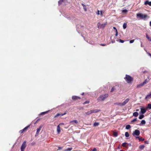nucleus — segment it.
I'll return each mask as SVG.
<instances>
[{
    "mask_svg": "<svg viewBox=\"0 0 151 151\" xmlns=\"http://www.w3.org/2000/svg\"><path fill=\"white\" fill-rule=\"evenodd\" d=\"M64 0H60L58 2V4L59 5H61L63 2L64 1Z\"/></svg>",
    "mask_w": 151,
    "mask_h": 151,
    "instance_id": "a878e982",
    "label": "nucleus"
},
{
    "mask_svg": "<svg viewBox=\"0 0 151 151\" xmlns=\"http://www.w3.org/2000/svg\"><path fill=\"white\" fill-rule=\"evenodd\" d=\"M118 149H120L119 147H118Z\"/></svg>",
    "mask_w": 151,
    "mask_h": 151,
    "instance_id": "338daca9",
    "label": "nucleus"
},
{
    "mask_svg": "<svg viewBox=\"0 0 151 151\" xmlns=\"http://www.w3.org/2000/svg\"><path fill=\"white\" fill-rule=\"evenodd\" d=\"M151 98V91L150 92L149 94L147 95V96L145 97V99H147L149 98Z\"/></svg>",
    "mask_w": 151,
    "mask_h": 151,
    "instance_id": "f3484780",
    "label": "nucleus"
},
{
    "mask_svg": "<svg viewBox=\"0 0 151 151\" xmlns=\"http://www.w3.org/2000/svg\"><path fill=\"white\" fill-rule=\"evenodd\" d=\"M101 15H102V11H101Z\"/></svg>",
    "mask_w": 151,
    "mask_h": 151,
    "instance_id": "680f3d73",
    "label": "nucleus"
},
{
    "mask_svg": "<svg viewBox=\"0 0 151 151\" xmlns=\"http://www.w3.org/2000/svg\"><path fill=\"white\" fill-rule=\"evenodd\" d=\"M122 13H125L126 14L127 12V10L126 9H124V10H123L122 11Z\"/></svg>",
    "mask_w": 151,
    "mask_h": 151,
    "instance_id": "c9c22d12",
    "label": "nucleus"
},
{
    "mask_svg": "<svg viewBox=\"0 0 151 151\" xmlns=\"http://www.w3.org/2000/svg\"><path fill=\"white\" fill-rule=\"evenodd\" d=\"M117 35H118V32H117V30L116 29V33L115 35L116 36H117Z\"/></svg>",
    "mask_w": 151,
    "mask_h": 151,
    "instance_id": "864d4df0",
    "label": "nucleus"
},
{
    "mask_svg": "<svg viewBox=\"0 0 151 151\" xmlns=\"http://www.w3.org/2000/svg\"><path fill=\"white\" fill-rule=\"evenodd\" d=\"M144 115L143 114L140 115L139 117V119H142L144 117Z\"/></svg>",
    "mask_w": 151,
    "mask_h": 151,
    "instance_id": "c756f323",
    "label": "nucleus"
},
{
    "mask_svg": "<svg viewBox=\"0 0 151 151\" xmlns=\"http://www.w3.org/2000/svg\"><path fill=\"white\" fill-rule=\"evenodd\" d=\"M58 150H60L62 149V148L60 147H58Z\"/></svg>",
    "mask_w": 151,
    "mask_h": 151,
    "instance_id": "5fc2aeb1",
    "label": "nucleus"
},
{
    "mask_svg": "<svg viewBox=\"0 0 151 151\" xmlns=\"http://www.w3.org/2000/svg\"><path fill=\"white\" fill-rule=\"evenodd\" d=\"M72 149V148L71 147H70L68 148L67 149L64 150L63 151H70Z\"/></svg>",
    "mask_w": 151,
    "mask_h": 151,
    "instance_id": "412c9836",
    "label": "nucleus"
},
{
    "mask_svg": "<svg viewBox=\"0 0 151 151\" xmlns=\"http://www.w3.org/2000/svg\"><path fill=\"white\" fill-rule=\"evenodd\" d=\"M147 108L151 109V104H149L147 106Z\"/></svg>",
    "mask_w": 151,
    "mask_h": 151,
    "instance_id": "4c0bfd02",
    "label": "nucleus"
},
{
    "mask_svg": "<svg viewBox=\"0 0 151 151\" xmlns=\"http://www.w3.org/2000/svg\"><path fill=\"white\" fill-rule=\"evenodd\" d=\"M24 132V130L23 129L22 130H21L19 131V132L20 133H23Z\"/></svg>",
    "mask_w": 151,
    "mask_h": 151,
    "instance_id": "a18cd8bd",
    "label": "nucleus"
},
{
    "mask_svg": "<svg viewBox=\"0 0 151 151\" xmlns=\"http://www.w3.org/2000/svg\"><path fill=\"white\" fill-rule=\"evenodd\" d=\"M146 110H147L146 109H145L144 108H141L140 112H141V113H142V114H143L146 112Z\"/></svg>",
    "mask_w": 151,
    "mask_h": 151,
    "instance_id": "9b49d317",
    "label": "nucleus"
},
{
    "mask_svg": "<svg viewBox=\"0 0 151 151\" xmlns=\"http://www.w3.org/2000/svg\"><path fill=\"white\" fill-rule=\"evenodd\" d=\"M118 41L119 42H120L122 43L124 42V40H121V39H119L118 40Z\"/></svg>",
    "mask_w": 151,
    "mask_h": 151,
    "instance_id": "ea45409f",
    "label": "nucleus"
},
{
    "mask_svg": "<svg viewBox=\"0 0 151 151\" xmlns=\"http://www.w3.org/2000/svg\"><path fill=\"white\" fill-rule=\"evenodd\" d=\"M29 125H28V126L26 127H25L23 129L24 130V132L27 130V129H28V128H29Z\"/></svg>",
    "mask_w": 151,
    "mask_h": 151,
    "instance_id": "473e14b6",
    "label": "nucleus"
},
{
    "mask_svg": "<svg viewBox=\"0 0 151 151\" xmlns=\"http://www.w3.org/2000/svg\"><path fill=\"white\" fill-rule=\"evenodd\" d=\"M59 125H58L57 127V131L58 134H59L60 132V127L59 126Z\"/></svg>",
    "mask_w": 151,
    "mask_h": 151,
    "instance_id": "2eb2a0df",
    "label": "nucleus"
},
{
    "mask_svg": "<svg viewBox=\"0 0 151 151\" xmlns=\"http://www.w3.org/2000/svg\"><path fill=\"white\" fill-rule=\"evenodd\" d=\"M109 95L108 93H106L104 95H101L97 99V100L99 101H103L106 99L108 97Z\"/></svg>",
    "mask_w": 151,
    "mask_h": 151,
    "instance_id": "f257e3e1",
    "label": "nucleus"
},
{
    "mask_svg": "<svg viewBox=\"0 0 151 151\" xmlns=\"http://www.w3.org/2000/svg\"><path fill=\"white\" fill-rule=\"evenodd\" d=\"M145 147L144 145H141L139 146V148L140 150H142Z\"/></svg>",
    "mask_w": 151,
    "mask_h": 151,
    "instance_id": "5701e85b",
    "label": "nucleus"
},
{
    "mask_svg": "<svg viewBox=\"0 0 151 151\" xmlns=\"http://www.w3.org/2000/svg\"><path fill=\"white\" fill-rule=\"evenodd\" d=\"M99 124V123L95 122L93 124V126L96 127L98 126Z\"/></svg>",
    "mask_w": 151,
    "mask_h": 151,
    "instance_id": "4be33fe9",
    "label": "nucleus"
},
{
    "mask_svg": "<svg viewBox=\"0 0 151 151\" xmlns=\"http://www.w3.org/2000/svg\"><path fill=\"white\" fill-rule=\"evenodd\" d=\"M150 26L151 27V21L150 22Z\"/></svg>",
    "mask_w": 151,
    "mask_h": 151,
    "instance_id": "052dcab7",
    "label": "nucleus"
},
{
    "mask_svg": "<svg viewBox=\"0 0 151 151\" xmlns=\"http://www.w3.org/2000/svg\"><path fill=\"white\" fill-rule=\"evenodd\" d=\"M144 86V85H143V83H142L141 84L137 85L136 86V88H140L142 86Z\"/></svg>",
    "mask_w": 151,
    "mask_h": 151,
    "instance_id": "a211bd4d",
    "label": "nucleus"
},
{
    "mask_svg": "<svg viewBox=\"0 0 151 151\" xmlns=\"http://www.w3.org/2000/svg\"><path fill=\"white\" fill-rule=\"evenodd\" d=\"M139 109H136V111H139Z\"/></svg>",
    "mask_w": 151,
    "mask_h": 151,
    "instance_id": "13d9d810",
    "label": "nucleus"
},
{
    "mask_svg": "<svg viewBox=\"0 0 151 151\" xmlns=\"http://www.w3.org/2000/svg\"><path fill=\"white\" fill-rule=\"evenodd\" d=\"M60 124H61L62 125H64V124L63 123H62Z\"/></svg>",
    "mask_w": 151,
    "mask_h": 151,
    "instance_id": "e2e57ef3",
    "label": "nucleus"
},
{
    "mask_svg": "<svg viewBox=\"0 0 151 151\" xmlns=\"http://www.w3.org/2000/svg\"><path fill=\"white\" fill-rule=\"evenodd\" d=\"M125 136L126 137H128L129 136V134L128 132H126L125 133Z\"/></svg>",
    "mask_w": 151,
    "mask_h": 151,
    "instance_id": "f704fd0d",
    "label": "nucleus"
},
{
    "mask_svg": "<svg viewBox=\"0 0 151 151\" xmlns=\"http://www.w3.org/2000/svg\"><path fill=\"white\" fill-rule=\"evenodd\" d=\"M123 28L124 29H125L127 27V24L126 23H124L123 24Z\"/></svg>",
    "mask_w": 151,
    "mask_h": 151,
    "instance_id": "b1692460",
    "label": "nucleus"
},
{
    "mask_svg": "<svg viewBox=\"0 0 151 151\" xmlns=\"http://www.w3.org/2000/svg\"><path fill=\"white\" fill-rule=\"evenodd\" d=\"M133 116L135 117H137L138 115V113L137 112H135L133 113Z\"/></svg>",
    "mask_w": 151,
    "mask_h": 151,
    "instance_id": "6ab92c4d",
    "label": "nucleus"
},
{
    "mask_svg": "<svg viewBox=\"0 0 151 151\" xmlns=\"http://www.w3.org/2000/svg\"><path fill=\"white\" fill-rule=\"evenodd\" d=\"M120 151H124V150H120Z\"/></svg>",
    "mask_w": 151,
    "mask_h": 151,
    "instance_id": "774afa93",
    "label": "nucleus"
},
{
    "mask_svg": "<svg viewBox=\"0 0 151 151\" xmlns=\"http://www.w3.org/2000/svg\"><path fill=\"white\" fill-rule=\"evenodd\" d=\"M137 17H139L141 19H145L147 16L146 14H143L141 13H137Z\"/></svg>",
    "mask_w": 151,
    "mask_h": 151,
    "instance_id": "7ed1b4c3",
    "label": "nucleus"
},
{
    "mask_svg": "<svg viewBox=\"0 0 151 151\" xmlns=\"http://www.w3.org/2000/svg\"><path fill=\"white\" fill-rule=\"evenodd\" d=\"M127 143L126 142H124L122 144V146L123 147H126L127 148L128 147L127 146H126V145H127Z\"/></svg>",
    "mask_w": 151,
    "mask_h": 151,
    "instance_id": "cd10ccee",
    "label": "nucleus"
},
{
    "mask_svg": "<svg viewBox=\"0 0 151 151\" xmlns=\"http://www.w3.org/2000/svg\"><path fill=\"white\" fill-rule=\"evenodd\" d=\"M136 138H138L139 140L141 141H143L145 140L144 139L142 138V137H137Z\"/></svg>",
    "mask_w": 151,
    "mask_h": 151,
    "instance_id": "dca6fc26",
    "label": "nucleus"
},
{
    "mask_svg": "<svg viewBox=\"0 0 151 151\" xmlns=\"http://www.w3.org/2000/svg\"><path fill=\"white\" fill-rule=\"evenodd\" d=\"M136 121H137V118H135V119H133V120H132L131 121V122H135Z\"/></svg>",
    "mask_w": 151,
    "mask_h": 151,
    "instance_id": "49530a36",
    "label": "nucleus"
},
{
    "mask_svg": "<svg viewBox=\"0 0 151 151\" xmlns=\"http://www.w3.org/2000/svg\"><path fill=\"white\" fill-rule=\"evenodd\" d=\"M101 24H100V22L98 23L97 24L98 27V28H100V27L101 26Z\"/></svg>",
    "mask_w": 151,
    "mask_h": 151,
    "instance_id": "79ce46f5",
    "label": "nucleus"
},
{
    "mask_svg": "<svg viewBox=\"0 0 151 151\" xmlns=\"http://www.w3.org/2000/svg\"><path fill=\"white\" fill-rule=\"evenodd\" d=\"M116 89L114 87H113L111 89L110 92H113Z\"/></svg>",
    "mask_w": 151,
    "mask_h": 151,
    "instance_id": "72a5a7b5",
    "label": "nucleus"
},
{
    "mask_svg": "<svg viewBox=\"0 0 151 151\" xmlns=\"http://www.w3.org/2000/svg\"><path fill=\"white\" fill-rule=\"evenodd\" d=\"M82 5L83 6V9H84L85 11H86V10H87V9H86V6L85 5H84L83 4H82Z\"/></svg>",
    "mask_w": 151,
    "mask_h": 151,
    "instance_id": "2f4dec72",
    "label": "nucleus"
},
{
    "mask_svg": "<svg viewBox=\"0 0 151 151\" xmlns=\"http://www.w3.org/2000/svg\"><path fill=\"white\" fill-rule=\"evenodd\" d=\"M144 142L145 144H148L149 143L148 141H145Z\"/></svg>",
    "mask_w": 151,
    "mask_h": 151,
    "instance_id": "3c124183",
    "label": "nucleus"
},
{
    "mask_svg": "<svg viewBox=\"0 0 151 151\" xmlns=\"http://www.w3.org/2000/svg\"><path fill=\"white\" fill-rule=\"evenodd\" d=\"M89 103V101H86L84 102L83 103V104L85 105V104H88Z\"/></svg>",
    "mask_w": 151,
    "mask_h": 151,
    "instance_id": "a19ab883",
    "label": "nucleus"
},
{
    "mask_svg": "<svg viewBox=\"0 0 151 151\" xmlns=\"http://www.w3.org/2000/svg\"><path fill=\"white\" fill-rule=\"evenodd\" d=\"M128 145H129V146H132L131 144H130H130H129Z\"/></svg>",
    "mask_w": 151,
    "mask_h": 151,
    "instance_id": "4d7b16f0",
    "label": "nucleus"
},
{
    "mask_svg": "<svg viewBox=\"0 0 151 151\" xmlns=\"http://www.w3.org/2000/svg\"><path fill=\"white\" fill-rule=\"evenodd\" d=\"M42 126L41 125L37 129V132H36L35 136H37L39 134L42 128Z\"/></svg>",
    "mask_w": 151,
    "mask_h": 151,
    "instance_id": "6e6552de",
    "label": "nucleus"
},
{
    "mask_svg": "<svg viewBox=\"0 0 151 151\" xmlns=\"http://www.w3.org/2000/svg\"><path fill=\"white\" fill-rule=\"evenodd\" d=\"M106 24H107V22H106L104 24H101V26L100 27V28H104L105 27V26Z\"/></svg>",
    "mask_w": 151,
    "mask_h": 151,
    "instance_id": "4468645a",
    "label": "nucleus"
},
{
    "mask_svg": "<svg viewBox=\"0 0 151 151\" xmlns=\"http://www.w3.org/2000/svg\"><path fill=\"white\" fill-rule=\"evenodd\" d=\"M93 110V113H96L99 112V111H100V110L98 109H95Z\"/></svg>",
    "mask_w": 151,
    "mask_h": 151,
    "instance_id": "aec40b11",
    "label": "nucleus"
},
{
    "mask_svg": "<svg viewBox=\"0 0 151 151\" xmlns=\"http://www.w3.org/2000/svg\"><path fill=\"white\" fill-rule=\"evenodd\" d=\"M134 41V40H132L130 41L129 42L131 43H133Z\"/></svg>",
    "mask_w": 151,
    "mask_h": 151,
    "instance_id": "37998d69",
    "label": "nucleus"
},
{
    "mask_svg": "<svg viewBox=\"0 0 151 151\" xmlns=\"http://www.w3.org/2000/svg\"><path fill=\"white\" fill-rule=\"evenodd\" d=\"M86 114L88 115H89L91 114L89 111L86 112Z\"/></svg>",
    "mask_w": 151,
    "mask_h": 151,
    "instance_id": "c03bdc74",
    "label": "nucleus"
},
{
    "mask_svg": "<svg viewBox=\"0 0 151 151\" xmlns=\"http://www.w3.org/2000/svg\"><path fill=\"white\" fill-rule=\"evenodd\" d=\"M141 46L142 47H143L142 43H141Z\"/></svg>",
    "mask_w": 151,
    "mask_h": 151,
    "instance_id": "0e129e2a",
    "label": "nucleus"
},
{
    "mask_svg": "<svg viewBox=\"0 0 151 151\" xmlns=\"http://www.w3.org/2000/svg\"><path fill=\"white\" fill-rule=\"evenodd\" d=\"M129 98H127L125 99V100L122 103H121L122 106H125L129 101Z\"/></svg>",
    "mask_w": 151,
    "mask_h": 151,
    "instance_id": "0eeeda50",
    "label": "nucleus"
},
{
    "mask_svg": "<svg viewBox=\"0 0 151 151\" xmlns=\"http://www.w3.org/2000/svg\"><path fill=\"white\" fill-rule=\"evenodd\" d=\"M146 37L149 40H150V41L151 40L150 37L148 36L147 34L146 35Z\"/></svg>",
    "mask_w": 151,
    "mask_h": 151,
    "instance_id": "58836bf2",
    "label": "nucleus"
},
{
    "mask_svg": "<svg viewBox=\"0 0 151 151\" xmlns=\"http://www.w3.org/2000/svg\"><path fill=\"white\" fill-rule=\"evenodd\" d=\"M84 93H83L81 94V95H83Z\"/></svg>",
    "mask_w": 151,
    "mask_h": 151,
    "instance_id": "69168bd1",
    "label": "nucleus"
},
{
    "mask_svg": "<svg viewBox=\"0 0 151 151\" xmlns=\"http://www.w3.org/2000/svg\"><path fill=\"white\" fill-rule=\"evenodd\" d=\"M100 45L101 46H105L106 45V44H100Z\"/></svg>",
    "mask_w": 151,
    "mask_h": 151,
    "instance_id": "8fccbe9b",
    "label": "nucleus"
},
{
    "mask_svg": "<svg viewBox=\"0 0 151 151\" xmlns=\"http://www.w3.org/2000/svg\"><path fill=\"white\" fill-rule=\"evenodd\" d=\"M113 135L115 137H116L118 136V133L116 132H114L113 133Z\"/></svg>",
    "mask_w": 151,
    "mask_h": 151,
    "instance_id": "bb28decb",
    "label": "nucleus"
},
{
    "mask_svg": "<svg viewBox=\"0 0 151 151\" xmlns=\"http://www.w3.org/2000/svg\"><path fill=\"white\" fill-rule=\"evenodd\" d=\"M49 111H46L41 112L40 113V115H45V114H46L47 113L49 112Z\"/></svg>",
    "mask_w": 151,
    "mask_h": 151,
    "instance_id": "393cba45",
    "label": "nucleus"
},
{
    "mask_svg": "<svg viewBox=\"0 0 151 151\" xmlns=\"http://www.w3.org/2000/svg\"><path fill=\"white\" fill-rule=\"evenodd\" d=\"M89 111L90 112V113H91V114L92 113H93V110H91L90 111Z\"/></svg>",
    "mask_w": 151,
    "mask_h": 151,
    "instance_id": "603ef678",
    "label": "nucleus"
},
{
    "mask_svg": "<svg viewBox=\"0 0 151 151\" xmlns=\"http://www.w3.org/2000/svg\"><path fill=\"white\" fill-rule=\"evenodd\" d=\"M96 13L97 14L99 15L100 14V11L99 10H98Z\"/></svg>",
    "mask_w": 151,
    "mask_h": 151,
    "instance_id": "09e8293b",
    "label": "nucleus"
},
{
    "mask_svg": "<svg viewBox=\"0 0 151 151\" xmlns=\"http://www.w3.org/2000/svg\"><path fill=\"white\" fill-rule=\"evenodd\" d=\"M26 142H27L25 141L23 143L21 147V151H24V150L26 147Z\"/></svg>",
    "mask_w": 151,
    "mask_h": 151,
    "instance_id": "20e7f679",
    "label": "nucleus"
},
{
    "mask_svg": "<svg viewBox=\"0 0 151 151\" xmlns=\"http://www.w3.org/2000/svg\"><path fill=\"white\" fill-rule=\"evenodd\" d=\"M146 123V122L145 120H142L141 122L140 123L139 125L140 126H142L143 125H144Z\"/></svg>",
    "mask_w": 151,
    "mask_h": 151,
    "instance_id": "ddd939ff",
    "label": "nucleus"
},
{
    "mask_svg": "<svg viewBox=\"0 0 151 151\" xmlns=\"http://www.w3.org/2000/svg\"><path fill=\"white\" fill-rule=\"evenodd\" d=\"M148 82V80L147 79H146L145 81L143 82L142 83H143V85H144L146 84Z\"/></svg>",
    "mask_w": 151,
    "mask_h": 151,
    "instance_id": "c85d7f7f",
    "label": "nucleus"
},
{
    "mask_svg": "<svg viewBox=\"0 0 151 151\" xmlns=\"http://www.w3.org/2000/svg\"><path fill=\"white\" fill-rule=\"evenodd\" d=\"M69 123L72 124H77L78 123V122L77 120H75L70 121Z\"/></svg>",
    "mask_w": 151,
    "mask_h": 151,
    "instance_id": "9d476101",
    "label": "nucleus"
},
{
    "mask_svg": "<svg viewBox=\"0 0 151 151\" xmlns=\"http://www.w3.org/2000/svg\"><path fill=\"white\" fill-rule=\"evenodd\" d=\"M121 103H116L114 104L115 105H117L120 106H122Z\"/></svg>",
    "mask_w": 151,
    "mask_h": 151,
    "instance_id": "e433bc0d",
    "label": "nucleus"
},
{
    "mask_svg": "<svg viewBox=\"0 0 151 151\" xmlns=\"http://www.w3.org/2000/svg\"><path fill=\"white\" fill-rule=\"evenodd\" d=\"M140 134L139 131L137 129H136L133 133L132 135L133 136H138Z\"/></svg>",
    "mask_w": 151,
    "mask_h": 151,
    "instance_id": "39448f33",
    "label": "nucleus"
},
{
    "mask_svg": "<svg viewBox=\"0 0 151 151\" xmlns=\"http://www.w3.org/2000/svg\"><path fill=\"white\" fill-rule=\"evenodd\" d=\"M92 151H97V149L96 148H94L92 150Z\"/></svg>",
    "mask_w": 151,
    "mask_h": 151,
    "instance_id": "de8ad7c7",
    "label": "nucleus"
},
{
    "mask_svg": "<svg viewBox=\"0 0 151 151\" xmlns=\"http://www.w3.org/2000/svg\"><path fill=\"white\" fill-rule=\"evenodd\" d=\"M66 114V112H65L63 114H60L59 113L57 114L54 117V118H58L59 117H60L61 116H63L65 114Z\"/></svg>",
    "mask_w": 151,
    "mask_h": 151,
    "instance_id": "423d86ee",
    "label": "nucleus"
},
{
    "mask_svg": "<svg viewBox=\"0 0 151 151\" xmlns=\"http://www.w3.org/2000/svg\"><path fill=\"white\" fill-rule=\"evenodd\" d=\"M72 99L73 101H76L78 100V99H81V98L80 97L76 96H73L72 97Z\"/></svg>",
    "mask_w": 151,
    "mask_h": 151,
    "instance_id": "1a4fd4ad",
    "label": "nucleus"
},
{
    "mask_svg": "<svg viewBox=\"0 0 151 151\" xmlns=\"http://www.w3.org/2000/svg\"><path fill=\"white\" fill-rule=\"evenodd\" d=\"M127 82L129 83H131L133 80V77L128 75H126V77L124 78Z\"/></svg>",
    "mask_w": 151,
    "mask_h": 151,
    "instance_id": "f03ea898",
    "label": "nucleus"
},
{
    "mask_svg": "<svg viewBox=\"0 0 151 151\" xmlns=\"http://www.w3.org/2000/svg\"><path fill=\"white\" fill-rule=\"evenodd\" d=\"M130 128L131 126L129 125H127L126 127V129H129Z\"/></svg>",
    "mask_w": 151,
    "mask_h": 151,
    "instance_id": "7c9ffc66",
    "label": "nucleus"
},
{
    "mask_svg": "<svg viewBox=\"0 0 151 151\" xmlns=\"http://www.w3.org/2000/svg\"><path fill=\"white\" fill-rule=\"evenodd\" d=\"M113 29H116H116H116V28L115 27H113Z\"/></svg>",
    "mask_w": 151,
    "mask_h": 151,
    "instance_id": "bf43d9fd",
    "label": "nucleus"
},
{
    "mask_svg": "<svg viewBox=\"0 0 151 151\" xmlns=\"http://www.w3.org/2000/svg\"><path fill=\"white\" fill-rule=\"evenodd\" d=\"M148 55L151 57V54L150 53H148Z\"/></svg>",
    "mask_w": 151,
    "mask_h": 151,
    "instance_id": "6e6d98bb",
    "label": "nucleus"
},
{
    "mask_svg": "<svg viewBox=\"0 0 151 151\" xmlns=\"http://www.w3.org/2000/svg\"><path fill=\"white\" fill-rule=\"evenodd\" d=\"M145 5H149L150 6H151V1H146L145 2Z\"/></svg>",
    "mask_w": 151,
    "mask_h": 151,
    "instance_id": "f8f14e48",
    "label": "nucleus"
}]
</instances>
